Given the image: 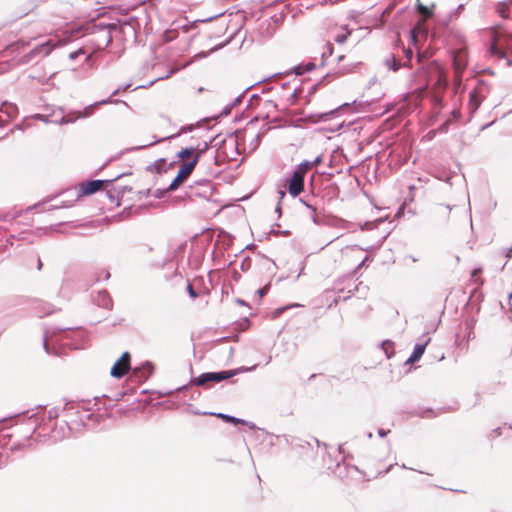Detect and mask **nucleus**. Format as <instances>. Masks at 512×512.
<instances>
[{"label":"nucleus","mask_w":512,"mask_h":512,"mask_svg":"<svg viewBox=\"0 0 512 512\" xmlns=\"http://www.w3.org/2000/svg\"><path fill=\"white\" fill-rule=\"evenodd\" d=\"M209 143L206 140H197L188 147L182 148L177 153V158L183 163L180 165L176 177L168 187V190L174 191L182 185L194 171L199 158L208 150Z\"/></svg>","instance_id":"obj_1"},{"label":"nucleus","mask_w":512,"mask_h":512,"mask_svg":"<svg viewBox=\"0 0 512 512\" xmlns=\"http://www.w3.org/2000/svg\"><path fill=\"white\" fill-rule=\"evenodd\" d=\"M491 44L490 54L498 59H506L508 54L512 55V34L505 31L501 26L490 29Z\"/></svg>","instance_id":"obj_2"},{"label":"nucleus","mask_w":512,"mask_h":512,"mask_svg":"<svg viewBox=\"0 0 512 512\" xmlns=\"http://www.w3.org/2000/svg\"><path fill=\"white\" fill-rule=\"evenodd\" d=\"M320 162L317 159L314 163L304 161L297 166L291 177L286 180V187L289 194L293 197L300 195L304 191V179L308 171Z\"/></svg>","instance_id":"obj_3"},{"label":"nucleus","mask_w":512,"mask_h":512,"mask_svg":"<svg viewBox=\"0 0 512 512\" xmlns=\"http://www.w3.org/2000/svg\"><path fill=\"white\" fill-rule=\"evenodd\" d=\"M492 85L489 81L479 80L469 93L468 109L470 114L475 113L481 103L490 95Z\"/></svg>","instance_id":"obj_4"},{"label":"nucleus","mask_w":512,"mask_h":512,"mask_svg":"<svg viewBox=\"0 0 512 512\" xmlns=\"http://www.w3.org/2000/svg\"><path fill=\"white\" fill-rule=\"evenodd\" d=\"M468 65V53L466 49H458L453 53L454 81L459 85L462 81V74Z\"/></svg>","instance_id":"obj_5"},{"label":"nucleus","mask_w":512,"mask_h":512,"mask_svg":"<svg viewBox=\"0 0 512 512\" xmlns=\"http://www.w3.org/2000/svg\"><path fill=\"white\" fill-rule=\"evenodd\" d=\"M433 67L437 72V81L433 86V100L435 103L441 105L442 103V95L447 87V74L446 72L439 67L438 64L433 63Z\"/></svg>","instance_id":"obj_6"},{"label":"nucleus","mask_w":512,"mask_h":512,"mask_svg":"<svg viewBox=\"0 0 512 512\" xmlns=\"http://www.w3.org/2000/svg\"><path fill=\"white\" fill-rule=\"evenodd\" d=\"M236 374L234 370L222 371V372H209L203 373L199 377L195 378L192 382L195 385L203 386L208 382H220L233 377Z\"/></svg>","instance_id":"obj_7"},{"label":"nucleus","mask_w":512,"mask_h":512,"mask_svg":"<svg viewBox=\"0 0 512 512\" xmlns=\"http://www.w3.org/2000/svg\"><path fill=\"white\" fill-rule=\"evenodd\" d=\"M131 355L124 352L121 357L114 363L110 370L111 376L120 379L124 377L130 370Z\"/></svg>","instance_id":"obj_8"},{"label":"nucleus","mask_w":512,"mask_h":512,"mask_svg":"<svg viewBox=\"0 0 512 512\" xmlns=\"http://www.w3.org/2000/svg\"><path fill=\"white\" fill-rule=\"evenodd\" d=\"M104 185H105V181H103V180H91V181H87V182H82L78 186L79 196L83 197V196L92 195V194L96 193L97 191H100L101 189H103Z\"/></svg>","instance_id":"obj_9"},{"label":"nucleus","mask_w":512,"mask_h":512,"mask_svg":"<svg viewBox=\"0 0 512 512\" xmlns=\"http://www.w3.org/2000/svg\"><path fill=\"white\" fill-rule=\"evenodd\" d=\"M429 341H430V339H428L425 344H417L414 347V350H413L411 356L408 358L407 363L413 364L416 361H418L422 357V355L425 351L426 345Z\"/></svg>","instance_id":"obj_10"},{"label":"nucleus","mask_w":512,"mask_h":512,"mask_svg":"<svg viewBox=\"0 0 512 512\" xmlns=\"http://www.w3.org/2000/svg\"><path fill=\"white\" fill-rule=\"evenodd\" d=\"M509 10V4L506 2H499L496 5L497 13L504 19H507L509 17Z\"/></svg>","instance_id":"obj_11"},{"label":"nucleus","mask_w":512,"mask_h":512,"mask_svg":"<svg viewBox=\"0 0 512 512\" xmlns=\"http://www.w3.org/2000/svg\"><path fill=\"white\" fill-rule=\"evenodd\" d=\"M482 273L481 268L474 269L471 273V281L477 286L480 287L484 284V279L479 275Z\"/></svg>","instance_id":"obj_12"},{"label":"nucleus","mask_w":512,"mask_h":512,"mask_svg":"<svg viewBox=\"0 0 512 512\" xmlns=\"http://www.w3.org/2000/svg\"><path fill=\"white\" fill-rule=\"evenodd\" d=\"M177 37H178L177 29H168L162 35L163 41L165 43L171 42V41L175 40Z\"/></svg>","instance_id":"obj_13"},{"label":"nucleus","mask_w":512,"mask_h":512,"mask_svg":"<svg viewBox=\"0 0 512 512\" xmlns=\"http://www.w3.org/2000/svg\"><path fill=\"white\" fill-rule=\"evenodd\" d=\"M217 417L221 418L223 421H225L227 423H232V424H240V423L244 424L245 423L241 419H238L233 416L226 415V414H222V413L217 414Z\"/></svg>","instance_id":"obj_14"},{"label":"nucleus","mask_w":512,"mask_h":512,"mask_svg":"<svg viewBox=\"0 0 512 512\" xmlns=\"http://www.w3.org/2000/svg\"><path fill=\"white\" fill-rule=\"evenodd\" d=\"M418 11L424 16L423 21H425L427 18L432 17L433 15L432 9L421 3L418 4Z\"/></svg>","instance_id":"obj_15"},{"label":"nucleus","mask_w":512,"mask_h":512,"mask_svg":"<svg viewBox=\"0 0 512 512\" xmlns=\"http://www.w3.org/2000/svg\"><path fill=\"white\" fill-rule=\"evenodd\" d=\"M386 65L393 71H397L401 67V63L394 56L386 59Z\"/></svg>","instance_id":"obj_16"},{"label":"nucleus","mask_w":512,"mask_h":512,"mask_svg":"<svg viewBox=\"0 0 512 512\" xmlns=\"http://www.w3.org/2000/svg\"><path fill=\"white\" fill-rule=\"evenodd\" d=\"M166 160L165 159H159L155 162L154 168L157 173L166 172Z\"/></svg>","instance_id":"obj_17"},{"label":"nucleus","mask_w":512,"mask_h":512,"mask_svg":"<svg viewBox=\"0 0 512 512\" xmlns=\"http://www.w3.org/2000/svg\"><path fill=\"white\" fill-rule=\"evenodd\" d=\"M350 34V32H347L345 34H338L336 37H335V41L338 42V43H344L348 37V35Z\"/></svg>","instance_id":"obj_18"},{"label":"nucleus","mask_w":512,"mask_h":512,"mask_svg":"<svg viewBox=\"0 0 512 512\" xmlns=\"http://www.w3.org/2000/svg\"><path fill=\"white\" fill-rule=\"evenodd\" d=\"M187 290H188V293L189 295L192 297V298H196L198 296V294L196 293V291L194 290L193 288V285L192 284H188L187 286Z\"/></svg>","instance_id":"obj_19"},{"label":"nucleus","mask_w":512,"mask_h":512,"mask_svg":"<svg viewBox=\"0 0 512 512\" xmlns=\"http://www.w3.org/2000/svg\"><path fill=\"white\" fill-rule=\"evenodd\" d=\"M405 53H406V57H407L408 61L410 62L411 58H412V55H413L412 50L411 49H407Z\"/></svg>","instance_id":"obj_20"},{"label":"nucleus","mask_w":512,"mask_h":512,"mask_svg":"<svg viewBox=\"0 0 512 512\" xmlns=\"http://www.w3.org/2000/svg\"><path fill=\"white\" fill-rule=\"evenodd\" d=\"M257 292L259 293V296L262 297L266 293V288L259 289Z\"/></svg>","instance_id":"obj_21"},{"label":"nucleus","mask_w":512,"mask_h":512,"mask_svg":"<svg viewBox=\"0 0 512 512\" xmlns=\"http://www.w3.org/2000/svg\"><path fill=\"white\" fill-rule=\"evenodd\" d=\"M452 114L456 118H458L460 116V112L458 110H454Z\"/></svg>","instance_id":"obj_22"},{"label":"nucleus","mask_w":512,"mask_h":512,"mask_svg":"<svg viewBox=\"0 0 512 512\" xmlns=\"http://www.w3.org/2000/svg\"><path fill=\"white\" fill-rule=\"evenodd\" d=\"M383 347H384V349H386V347L392 348V343L386 342V343L383 344Z\"/></svg>","instance_id":"obj_23"},{"label":"nucleus","mask_w":512,"mask_h":512,"mask_svg":"<svg viewBox=\"0 0 512 512\" xmlns=\"http://www.w3.org/2000/svg\"><path fill=\"white\" fill-rule=\"evenodd\" d=\"M41 268H42V262H41V260L39 259V260H38V269L40 270Z\"/></svg>","instance_id":"obj_24"},{"label":"nucleus","mask_w":512,"mask_h":512,"mask_svg":"<svg viewBox=\"0 0 512 512\" xmlns=\"http://www.w3.org/2000/svg\"><path fill=\"white\" fill-rule=\"evenodd\" d=\"M144 368H145V369H148V371L150 372L152 367H151V365H150V364H147Z\"/></svg>","instance_id":"obj_25"},{"label":"nucleus","mask_w":512,"mask_h":512,"mask_svg":"<svg viewBox=\"0 0 512 512\" xmlns=\"http://www.w3.org/2000/svg\"><path fill=\"white\" fill-rule=\"evenodd\" d=\"M216 16H213V17H209L207 20H202V22H205V21H209V20H212L214 19Z\"/></svg>","instance_id":"obj_26"},{"label":"nucleus","mask_w":512,"mask_h":512,"mask_svg":"<svg viewBox=\"0 0 512 512\" xmlns=\"http://www.w3.org/2000/svg\"><path fill=\"white\" fill-rule=\"evenodd\" d=\"M417 29H418V28H414V29H413V31H412V33H413V37H415V33H416V30H417Z\"/></svg>","instance_id":"obj_27"},{"label":"nucleus","mask_w":512,"mask_h":512,"mask_svg":"<svg viewBox=\"0 0 512 512\" xmlns=\"http://www.w3.org/2000/svg\"><path fill=\"white\" fill-rule=\"evenodd\" d=\"M296 73L297 74H302V71H300V68H297Z\"/></svg>","instance_id":"obj_28"},{"label":"nucleus","mask_w":512,"mask_h":512,"mask_svg":"<svg viewBox=\"0 0 512 512\" xmlns=\"http://www.w3.org/2000/svg\"><path fill=\"white\" fill-rule=\"evenodd\" d=\"M507 65H508V66H511V65H512V61H511V60H508V61H507Z\"/></svg>","instance_id":"obj_29"},{"label":"nucleus","mask_w":512,"mask_h":512,"mask_svg":"<svg viewBox=\"0 0 512 512\" xmlns=\"http://www.w3.org/2000/svg\"><path fill=\"white\" fill-rule=\"evenodd\" d=\"M385 351H386L387 356L390 357V355L388 354L389 348L386 347Z\"/></svg>","instance_id":"obj_30"},{"label":"nucleus","mask_w":512,"mask_h":512,"mask_svg":"<svg viewBox=\"0 0 512 512\" xmlns=\"http://www.w3.org/2000/svg\"><path fill=\"white\" fill-rule=\"evenodd\" d=\"M510 3L512 4V0H510Z\"/></svg>","instance_id":"obj_31"}]
</instances>
